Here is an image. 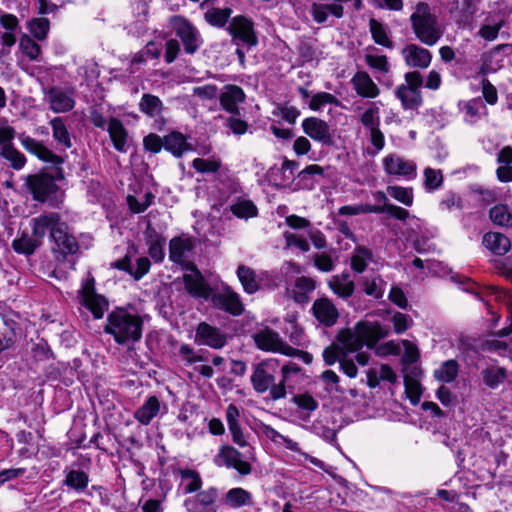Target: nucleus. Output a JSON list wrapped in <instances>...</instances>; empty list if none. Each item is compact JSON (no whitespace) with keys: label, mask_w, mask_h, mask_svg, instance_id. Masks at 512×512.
Instances as JSON below:
<instances>
[{"label":"nucleus","mask_w":512,"mask_h":512,"mask_svg":"<svg viewBox=\"0 0 512 512\" xmlns=\"http://www.w3.org/2000/svg\"><path fill=\"white\" fill-rule=\"evenodd\" d=\"M144 318L131 306L117 307L108 314L104 331L119 345L134 344L142 337Z\"/></svg>","instance_id":"nucleus-1"},{"label":"nucleus","mask_w":512,"mask_h":512,"mask_svg":"<svg viewBox=\"0 0 512 512\" xmlns=\"http://www.w3.org/2000/svg\"><path fill=\"white\" fill-rule=\"evenodd\" d=\"M389 334V328L378 322L360 321L353 328H345L338 332L337 341L343 354L353 353L364 344L372 348L380 339Z\"/></svg>","instance_id":"nucleus-2"},{"label":"nucleus","mask_w":512,"mask_h":512,"mask_svg":"<svg viewBox=\"0 0 512 512\" xmlns=\"http://www.w3.org/2000/svg\"><path fill=\"white\" fill-rule=\"evenodd\" d=\"M193 249L194 242L192 238L185 235L173 237L169 242V259L184 268L183 279L186 288H203L201 272L189 261Z\"/></svg>","instance_id":"nucleus-3"},{"label":"nucleus","mask_w":512,"mask_h":512,"mask_svg":"<svg viewBox=\"0 0 512 512\" xmlns=\"http://www.w3.org/2000/svg\"><path fill=\"white\" fill-rule=\"evenodd\" d=\"M410 21L416 38L424 45L434 46L443 35L437 16L427 3L419 2L415 6Z\"/></svg>","instance_id":"nucleus-4"},{"label":"nucleus","mask_w":512,"mask_h":512,"mask_svg":"<svg viewBox=\"0 0 512 512\" xmlns=\"http://www.w3.org/2000/svg\"><path fill=\"white\" fill-rule=\"evenodd\" d=\"M194 297L211 298L215 308L239 316L244 311V306L237 293L233 290H188Z\"/></svg>","instance_id":"nucleus-5"},{"label":"nucleus","mask_w":512,"mask_h":512,"mask_svg":"<svg viewBox=\"0 0 512 512\" xmlns=\"http://www.w3.org/2000/svg\"><path fill=\"white\" fill-rule=\"evenodd\" d=\"M255 431L263 436H265L267 439L272 441L277 446H284L286 449L293 451L298 454L299 458L297 459L298 462L308 461L314 466L318 468H323L324 463L319 460L316 457H313L305 452H303L300 448V445L298 442L282 435L280 432L275 430L270 425H267L263 422H259L256 424Z\"/></svg>","instance_id":"nucleus-6"},{"label":"nucleus","mask_w":512,"mask_h":512,"mask_svg":"<svg viewBox=\"0 0 512 512\" xmlns=\"http://www.w3.org/2000/svg\"><path fill=\"white\" fill-rule=\"evenodd\" d=\"M252 337L257 348L262 351L280 353L286 356H294L297 352L295 348L282 340L279 333L269 327L259 329Z\"/></svg>","instance_id":"nucleus-7"},{"label":"nucleus","mask_w":512,"mask_h":512,"mask_svg":"<svg viewBox=\"0 0 512 512\" xmlns=\"http://www.w3.org/2000/svg\"><path fill=\"white\" fill-rule=\"evenodd\" d=\"M213 462L218 467L233 468L241 475H248L252 471L250 463L243 459L242 453L229 445L219 448Z\"/></svg>","instance_id":"nucleus-8"},{"label":"nucleus","mask_w":512,"mask_h":512,"mask_svg":"<svg viewBox=\"0 0 512 512\" xmlns=\"http://www.w3.org/2000/svg\"><path fill=\"white\" fill-rule=\"evenodd\" d=\"M173 27L177 37L181 39L187 54H194L202 45V38L197 30L187 19L174 17Z\"/></svg>","instance_id":"nucleus-9"},{"label":"nucleus","mask_w":512,"mask_h":512,"mask_svg":"<svg viewBox=\"0 0 512 512\" xmlns=\"http://www.w3.org/2000/svg\"><path fill=\"white\" fill-rule=\"evenodd\" d=\"M278 361L267 359L260 362L251 375V383L257 393H265L275 382Z\"/></svg>","instance_id":"nucleus-10"},{"label":"nucleus","mask_w":512,"mask_h":512,"mask_svg":"<svg viewBox=\"0 0 512 512\" xmlns=\"http://www.w3.org/2000/svg\"><path fill=\"white\" fill-rule=\"evenodd\" d=\"M383 167L388 175L406 180L416 178V163L398 154L392 153L383 158Z\"/></svg>","instance_id":"nucleus-11"},{"label":"nucleus","mask_w":512,"mask_h":512,"mask_svg":"<svg viewBox=\"0 0 512 512\" xmlns=\"http://www.w3.org/2000/svg\"><path fill=\"white\" fill-rule=\"evenodd\" d=\"M26 185L32 193L33 198L39 202H45L56 193L58 186L49 175H28Z\"/></svg>","instance_id":"nucleus-12"},{"label":"nucleus","mask_w":512,"mask_h":512,"mask_svg":"<svg viewBox=\"0 0 512 512\" xmlns=\"http://www.w3.org/2000/svg\"><path fill=\"white\" fill-rule=\"evenodd\" d=\"M228 32L234 40H239L243 44L252 47L258 44V38L254 31V23L245 16H236L232 18Z\"/></svg>","instance_id":"nucleus-13"},{"label":"nucleus","mask_w":512,"mask_h":512,"mask_svg":"<svg viewBox=\"0 0 512 512\" xmlns=\"http://www.w3.org/2000/svg\"><path fill=\"white\" fill-rule=\"evenodd\" d=\"M304 133L322 145L331 146L334 143L333 133L328 123L317 117H308L302 121Z\"/></svg>","instance_id":"nucleus-14"},{"label":"nucleus","mask_w":512,"mask_h":512,"mask_svg":"<svg viewBox=\"0 0 512 512\" xmlns=\"http://www.w3.org/2000/svg\"><path fill=\"white\" fill-rule=\"evenodd\" d=\"M195 342L213 349H221L227 342V336L220 328L201 322L196 328Z\"/></svg>","instance_id":"nucleus-15"},{"label":"nucleus","mask_w":512,"mask_h":512,"mask_svg":"<svg viewBox=\"0 0 512 512\" xmlns=\"http://www.w3.org/2000/svg\"><path fill=\"white\" fill-rule=\"evenodd\" d=\"M401 55L410 68L426 69L432 61V53L418 44L410 43L403 47Z\"/></svg>","instance_id":"nucleus-16"},{"label":"nucleus","mask_w":512,"mask_h":512,"mask_svg":"<svg viewBox=\"0 0 512 512\" xmlns=\"http://www.w3.org/2000/svg\"><path fill=\"white\" fill-rule=\"evenodd\" d=\"M78 299L82 306L89 310L95 319H101L108 310L109 302L96 290H79Z\"/></svg>","instance_id":"nucleus-17"},{"label":"nucleus","mask_w":512,"mask_h":512,"mask_svg":"<svg viewBox=\"0 0 512 512\" xmlns=\"http://www.w3.org/2000/svg\"><path fill=\"white\" fill-rule=\"evenodd\" d=\"M55 242L56 247L54 252L57 258L62 256L63 258L68 254H74L78 251V243L76 239L68 233L66 223H62L59 228L55 229L53 236L51 237Z\"/></svg>","instance_id":"nucleus-18"},{"label":"nucleus","mask_w":512,"mask_h":512,"mask_svg":"<svg viewBox=\"0 0 512 512\" xmlns=\"http://www.w3.org/2000/svg\"><path fill=\"white\" fill-rule=\"evenodd\" d=\"M62 223L60 215L51 212L32 218L30 225L34 235L43 241L47 231L50 232V237H52L54 230L59 228Z\"/></svg>","instance_id":"nucleus-19"},{"label":"nucleus","mask_w":512,"mask_h":512,"mask_svg":"<svg viewBox=\"0 0 512 512\" xmlns=\"http://www.w3.org/2000/svg\"><path fill=\"white\" fill-rule=\"evenodd\" d=\"M19 141L26 151L35 155L40 160L51 164H58L61 162V158L59 156L54 154L51 150H49L46 146L34 138L21 134L19 136Z\"/></svg>","instance_id":"nucleus-20"},{"label":"nucleus","mask_w":512,"mask_h":512,"mask_svg":"<svg viewBox=\"0 0 512 512\" xmlns=\"http://www.w3.org/2000/svg\"><path fill=\"white\" fill-rule=\"evenodd\" d=\"M353 89L362 98L373 99L379 96L380 89L370 75L365 71H358L351 78Z\"/></svg>","instance_id":"nucleus-21"},{"label":"nucleus","mask_w":512,"mask_h":512,"mask_svg":"<svg viewBox=\"0 0 512 512\" xmlns=\"http://www.w3.org/2000/svg\"><path fill=\"white\" fill-rule=\"evenodd\" d=\"M50 108L56 113L70 111L75 106L74 93L72 90L51 88L48 92Z\"/></svg>","instance_id":"nucleus-22"},{"label":"nucleus","mask_w":512,"mask_h":512,"mask_svg":"<svg viewBox=\"0 0 512 512\" xmlns=\"http://www.w3.org/2000/svg\"><path fill=\"white\" fill-rule=\"evenodd\" d=\"M312 310L316 319L327 327H331L336 324L339 317L338 310L334 304L326 298H321L315 301Z\"/></svg>","instance_id":"nucleus-23"},{"label":"nucleus","mask_w":512,"mask_h":512,"mask_svg":"<svg viewBox=\"0 0 512 512\" xmlns=\"http://www.w3.org/2000/svg\"><path fill=\"white\" fill-rule=\"evenodd\" d=\"M145 243L148 246L149 256L155 262H161L164 259L165 238L150 224L144 231Z\"/></svg>","instance_id":"nucleus-24"},{"label":"nucleus","mask_w":512,"mask_h":512,"mask_svg":"<svg viewBox=\"0 0 512 512\" xmlns=\"http://www.w3.org/2000/svg\"><path fill=\"white\" fill-rule=\"evenodd\" d=\"M507 378V369L496 364H489L480 372V379L482 383L491 390L500 388Z\"/></svg>","instance_id":"nucleus-25"},{"label":"nucleus","mask_w":512,"mask_h":512,"mask_svg":"<svg viewBox=\"0 0 512 512\" xmlns=\"http://www.w3.org/2000/svg\"><path fill=\"white\" fill-rule=\"evenodd\" d=\"M220 104L229 113H238V105L245 100L243 89L237 85H226L219 96Z\"/></svg>","instance_id":"nucleus-26"},{"label":"nucleus","mask_w":512,"mask_h":512,"mask_svg":"<svg viewBox=\"0 0 512 512\" xmlns=\"http://www.w3.org/2000/svg\"><path fill=\"white\" fill-rule=\"evenodd\" d=\"M310 13L313 20L318 24H324L329 18V14L336 18H342L344 15V7L340 2L323 4L313 2L310 6Z\"/></svg>","instance_id":"nucleus-27"},{"label":"nucleus","mask_w":512,"mask_h":512,"mask_svg":"<svg viewBox=\"0 0 512 512\" xmlns=\"http://www.w3.org/2000/svg\"><path fill=\"white\" fill-rule=\"evenodd\" d=\"M162 408L165 407L156 396H149L134 412V418L142 425H149L161 413Z\"/></svg>","instance_id":"nucleus-28"},{"label":"nucleus","mask_w":512,"mask_h":512,"mask_svg":"<svg viewBox=\"0 0 512 512\" xmlns=\"http://www.w3.org/2000/svg\"><path fill=\"white\" fill-rule=\"evenodd\" d=\"M498 336L499 338L486 342L487 350L510 359L512 357V331L505 328L498 333Z\"/></svg>","instance_id":"nucleus-29"},{"label":"nucleus","mask_w":512,"mask_h":512,"mask_svg":"<svg viewBox=\"0 0 512 512\" xmlns=\"http://www.w3.org/2000/svg\"><path fill=\"white\" fill-rule=\"evenodd\" d=\"M420 371L413 367L409 372L404 371L405 393L413 405H417L422 395V386L419 381Z\"/></svg>","instance_id":"nucleus-30"},{"label":"nucleus","mask_w":512,"mask_h":512,"mask_svg":"<svg viewBox=\"0 0 512 512\" xmlns=\"http://www.w3.org/2000/svg\"><path fill=\"white\" fill-rule=\"evenodd\" d=\"M476 12V0H462L453 11V18L460 28H467L471 26Z\"/></svg>","instance_id":"nucleus-31"},{"label":"nucleus","mask_w":512,"mask_h":512,"mask_svg":"<svg viewBox=\"0 0 512 512\" xmlns=\"http://www.w3.org/2000/svg\"><path fill=\"white\" fill-rule=\"evenodd\" d=\"M107 130L114 148L119 152H126L128 132L122 122L117 118H111Z\"/></svg>","instance_id":"nucleus-32"},{"label":"nucleus","mask_w":512,"mask_h":512,"mask_svg":"<svg viewBox=\"0 0 512 512\" xmlns=\"http://www.w3.org/2000/svg\"><path fill=\"white\" fill-rule=\"evenodd\" d=\"M373 197L376 200L377 204L371 205V207H379L383 209L381 213H388L399 221H406L410 217V213L408 210L389 203L387 195L383 191H376L373 194Z\"/></svg>","instance_id":"nucleus-33"},{"label":"nucleus","mask_w":512,"mask_h":512,"mask_svg":"<svg viewBox=\"0 0 512 512\" xmlns=\"http://www.w3.org/2000/svg\"><path fill=\"white\" fill-rule=\"evenodd\" d=\"M43 241L32 232H22L19 237L12 241V248L16 253L26 256L32 255L41 245Z\"/></svg>","instance_id":"nucleus-34"},{"label":"nucleus","mask_w":512,"mask_h":512,"mask_svg":"<svg viewBox=\"0 0 512 512\" xmlns=\"http://www.w3.org/2000/svg\"><path fill=\"white\" fill-rule=\"evenodd\" d=\"M164 149L175 157H181L185 152L193 149L186 137L180 132H172L164 136Z\"/></svg>","instance_id":"nucleus-35"},{"label":"nucleus","mask_w":512,"mask_h":512,"mask_svg":"<svg viewBox=\"0 0 512 512\" xmlns=\"http://www.w3.org/2000/svg\"><path fill=\"white\" fill-rule=\"evenodd\" d=\"M224 504L232 509H239L242 507L252 506L253 505V496L252 494L241 487H235L230 490L225 495Z\"/></svg>","instance_id":"nucleus-36"},{"label":"nucleus","mask_w":512,"mask_h":512,"mask_svg":"<svg viewBox=\"0 0 512 512\" xmlns=\"http://www.w3.org/2000/svg\"><path fill=\"white\" fill-rule=\"evenodd\" d=\"M217 497L218 490L214 487H210L199 492L194 498L187 499L185 501V506L189 512H201L196 508V505L208 508L215 503Z\"/></svg>","instance_id":"nucleus-37"},{"label":"nucleus","mask_w":512,"mask_h":512,"mask_svg":"<svg viewBox=\"0 0 512 512\" xmlns=\"http://www.w3.org/2000/svg\"><path fill=\"white\" fill-rule=\"evenodd\" d=\"M483 244L486 248L498 255L507 253L511 247L510 240L505 235L498 232L485 234Z\"/></svg>","instance_id":"nucleus-38"},{"label":"nucleus","mask_w":512,"mask_h":512,"mask_svg":"<svg viewBox=\"0 0 512 512\" xmlns=\"http://www.w3.org/2000/svg\"><path fill=\"white\" fill-rule=\"evenodd\" d=\"M395 95L401 101L404 109H416L422 104L421 91L400 85L395 90Z\"/></svg>","instance_id":"nucleus-39"},{"label":"nucleus","mask_w":512,"mask_h":512,"mask_svg":"<svg viewBox=\"0 0 512 512\" xmlns=\"http://www.w3.org/2000/svg\"><path fill=\"white\" fill-rule=\"evenodd\" d=\"M298 164L294 161L285 160L281 168L273 175L274 185L276 187H287L295 178V172Z\"/></svg>","instance_id":"nucleus-40"},{"label":"nucleus","mask_w":512,"mask_h":512,"mask_svg":"<svg viewBox=\"0 0 512 512\" xmlns=\"http://www.w3.org/2000/svg\"><path fill=\"white\" fill-rule=\"evenodd\" d=\"M179 474L181 478L180 487L184 493H194L202 487L201 476L196 470L189 468L180 469Z\"/></svg>","instance_id":"nucleus-41"},{"label":"nucleus","mask_w":512,"mask_h":512,"mask_svg":"<svg viewBox=\"0 0 512 512\" xmlns=\"http://www.w3.org/2000/svg\"><path fill=\"white\" fill-rule=\"evenodd\" d=\"M164 109L163 102L158 96L145 93L139 102V110L145 115L156 118L161 115Z\"/></svg>","instance_id":"nucleus-42"},{"label":"nucleus","mask_w":512,"mask_h":512,"mask_svg":"<svg viewBox=\"0 0 512 512\" xmlns=\"http://www.w3.org/2000/svg\"><path fill=\"white\" fill-rule=\"evenodd\" d=\"M50 125L53 138L58 145L62 146L63 150L71 148L72 142L64 119L62 117H55L50 121Z\"/></svg>","instance_id":"nucleus-43"},{"label":"nucleus","mask_w":512,"mask_h":512,"mask_svg":"<svg viewBox=\"0 0 512 512\" xmlns=\"http://www.w3.org/2000/svg\"><path fill=\"white\" fill-rule=\"evenodd\" d=\"M150 261L146 257L138 258L136 268L134 269L129 258L125 257L122 261L116 263V267L129 272L135 279L142 278L150 269Z\"/></svg>","instance_id":"nucleus-44"},{"label":"nucleus","mask_w":512,"mask_h":512,"mask_svg":"<svg viewBox=\"0 0 512 512\" xmlns=\"http://www.w3.org/2000/svg\"><path fill=\"white\" fill-rule=\"evenodd\" d=\"M372 251L365 246H356L351 255V268L362 273L372 261Z\"/></svg>","instance_id":"nucleus-45"},{"label":"nucleus","mask_w":512,"mask_h":512,"mask_svg":"<svg viewBox=\"0 0 512 512\" xmlns=\"http://www.w3.org/2000/svg\"><path fill=\"white\" fill-rule=\"evenodd\" d=\"M458 370L459 366L455 360H447L434 371V377L440 382L450 383L457 377Z\"/></svg>","instance_id":"nucleus-46"},{"label":"nucleus","mask_w":512,"mask_h":512,"mask_svg":"<svg viewBox=\"0 0 512 512\" xmlns=\"http://www.w3.org/2000/svg\"><path fill=\"white\" fill-rule=\"evenodd\" d=\"M0 156L6 159L15 170H21L26 164V157L14 146L1 147Z\"/></svg>","instance_id":"nucleus-47"},{"label":"nucleus","mask_w":512,"mask_h":512,"mask_svg":"<svg viewBox=\"0 0 512 512\" xmlns=\"http://www.w3.org/2000/svg\"><path fill=\"white\" fill-rule=\"evenodd\" d=\"M387 194L391 196L396 201L402 203L405 206H412L414 202V193L413 188L411 187H402V186H388Z\"/></svg>","instance_id":"nucleus-48"},{"label":"nucleus","mask_w":512,"mask_h":512,"mask_svg":"<svg viewBox=\"0 0 512 512\" xmlns=\"http://www.w3.org/2000/svg\"><path fill=\"white\" fill-rule=\"evenodd\" d=\"M369 28L372 35L373 40L384 47L392 48L393 42L390 40V38L387 35L385 27L377 21L376 19L372 18L369 21Z\"/></svg>","instance_id":"nucleus-49"},{"label":"nucleus","mask_w":512,"mask_h":512,"mask_svg":"<svg viewBox=\"0 0 512 512\" xmlns=\"http://www.w3.org/2000/svg\"><path fill=\"white\" fill-rule=\"evenodd\" d=\"M510 47L511 44H500L496 46L491 52L483 55V60L480 66L479 73L482 75H487L489 73L496 72L500 68V64L498 62L494 63L493 61L495 53Z\"/></svg>","instance_id":"nucleus-50"},{"label":"nucleus","mask_w":512,"mask_h":512,"mask_svg":"<svg viewBox=\"0 0 512 512\" xmlns=\"http://www.w3.org/2000/svg\"><path fill=\"white\" fill-rule=\"evenodd\" d=\"M89 482L88 475L81 470H70L65 477L64 484L76 491H83Z\"/></svg>","instance_id":"nucleus-51"},{"label":"nucleus","mask_w":512,"mask_h":512,"mask_svg":"<svg viewBox=\"0 0 512 512\" xmlns=\"http://www.w3.org/2000/svg\"><path fill=\"white\" fill-rule=\"evenodd\" d=\"M231 14L232 9L230 8H212L205 12L204 18L212 26L223 27Z\"/></svg>","instance_id":"nucleus-52"},{"label":"nucleus","mask_w":512,"mask_h":512,"mask_svg":"<svg viewBox=\"0 0 512 512\" xmlns=\"http://www.w3.org/2000/svg\"><path fill=\"white\" fill-rule=\"evenodd\" d=\"M19 47L23 54H25L30 60L38 61L41 53L40 45L32 39L30 36L24 34L20 38Z\"/></svg>","instance_id":"nucleus-53"},{"label":"nucleus","mask_w":512,"mask_h":512,"mask_svg":"<svg viewBox=\"0 0 512 512\" xmlns=\"http://www.w3.org/2000/svg\"><path fill=\"white\" fill-rule=\"evenodd\" d=\"M28 29L35 39L42 41L48 35L50 22L47 18H33L28 23Z\"/></svg>","instance_id":"nucleus-54"},{"label":"nucleus","mask_w":512,"mask_h":512,"mask_svg":"<svg viewBox=\"0 0 512 512\" xmlns=\"http://www.w3.org/2000/svg\"><path fill=\"white\" fill-rule=\"evenodd\" d=\"M360 121L368 130L375 129L380 126V109L376 103H371L369 107L362 113Z\"/></svg>","instance_id":"nucleus-55"},{"label":"nucleus","mask_w":512,"mask_h":512,"mask_svg":"<svg viewBox=\"0 0 512 512\" xmlns=\"http://www.w3.org/2000/svg\"><path fill=\"white\" fill-rule=\"evenodd\" d=\"M490 218L493 223L500 226H511L512 225V213L509 211L506 205H495L490 209Z\"/></svg>","instance_id":"nucleus-56"},{"label":"nucleus","mask_w":512,"mask_h":512,"mask_svg":"<svg viewBox=\"0 0 512 512\" xmlns=\"http://www.w3.org/2000/svg\"><path fill=\"white\" fill-rule=\"evenodd\" d=\"M328 104L339 106L340 101L331 93L319 92L311 97L309 102V108L313 111H318Z\"/></svg>","instance_id":"nucleus-57"},{"label":"nucleus","mask_w":512,"mask_h":512,"mask_svg":"<svg viewBox=\"0 0 512 512\" xmlns=\"http://www.w3.org/2000/svg\"><path fill=\"white\" fill-rule=\"evenodd\" d=\"M292 402L308 415L318 408V402L309 393H299L292 397Z\"/></svg>","instance_id":"nucleus-58"},{"label":"nucleus","mask_w":512,"mask_h":512,"mask_svg":"<svg viewBox=\"0 0 512 512\" xmlns=\"http://www.w3.org/2000/svg\"><path fill=\"white\" fill-rule=\"evenodd\" d=\"M383 209L371 207L370 204L346 205L339 209V214L344 216H354L367 213L381 214Z\"/></svg>","instance_id":"nucleus-59"},{"label":"nucleus","mask_w":512,"mask_h":512,"mask_svg":"<svg viewBox=\"0 0 512 512\" xmlns=\"http://www.w3.org/2000/svg\"><path fill=\"white\" fill-rule=\"evenodd\" d=\"M365 62L370 68L382 74H387L390 71V64L385 55L366 54Z\"/></svg>","instance_id":"nucleus-60"},{"label":"nucleus","mask_w":512,"mask_h":512,"mask_svg":"<svg viewBox=\"0 0 512 512\" xmlns=\"http://www.w3.org/2000/svg\"><path fill=\"white\" fill-rule=\"evenodd\" d=\"M443 183V175L441 170L432 168H425L424 170V185L429 191L438 189Z\"/></svg>","instance_id":"nucleus-61"},{"label":"nucleus","mask_w":512,"mask_h":512,"mask_svg":"<svg viewBox=\"0 0 512 512\" xmlns=\"http://www.w3.org/2000/svg\"><path fill=\"white\" fill-rule=\"evenodd\" d=\"M232 213L238 218H249L257 214V208L251 201H241L231 206Z\"/></svg>","instance_id":"nucleus-62"},{"label":"nucleus","mask_w":512,"mask_h":512,"mask_svg":"<svg viewBox=\"0 0 512 512\" xmlns=\"http://www.w3.org/2000/svg\"><path fill=\"white\" fill-rule=\"evenodd\" d=\"M237 275L243 288H257L256 272L251 268L241 265L238 267Z\"/></svg>","instance_id":"nucleus-63"},{"label":"nucleus","mask_w":512,"mask_h":512,"mask_svg":"<svg viewBox=\"0 0 512 512\" xmlns=\"http://www.w3.org/2000/svg\"><path fill=\"white\" fill-rule=\"evenodd\" d=\"M193 168L200 173H214L217 172L221 164L214 159L196 158L192 162Z\"/></svg>","instance_id":"nucleus-64"}]
</instances>
